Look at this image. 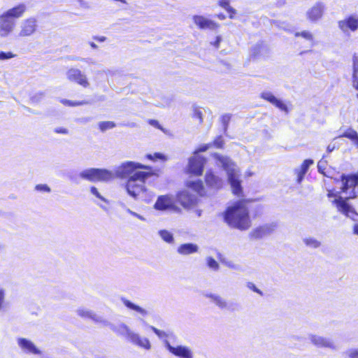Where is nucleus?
I'll use <instances>...</instances> for the list:
<instances>
[{
  "label": "nucleus",
  "mask_w": 358,
  "mask_h": 358,
  "mask_svg": "<svg viewBox=\"0 0 358 358\" xmlns=\"http://www.w3.org/2000/svg\"><path fill=\"white\" fill-rule=\"evenodd\" d=\"M116 174L120 178H127L125 188L131 197L136 200L148 201L145 181L148 178L157 176L151 166L129 161L122 163L117 168Z\"/></svg>",
  "instance_id": "obj_1"
},
{
  "label": "nucleus",
  "mask_w": 358,
  "mask_h": 358,
  "mask_svg": "<svg viewBox=\"0 0 358 358\" xmlns=\"http://www.w3.org/2000/svg\"><path fill=\"white\" fill-rule=\"evenodd\" d=\"M341 193L348 194L346 197L338 196L334 199L331 203L335 206L338 213L352 220L358 215L355 208L350 203V199H356L358 192L356 187L358 186V173L344 174L340 176Z\"/></svg>",
  "instance_id": "obj_2"
},
{
  "label": "nucleus",
  "mask_w": 358,
  "mask_h": 358,
  "mask_svg": "<svg viewBox=\"0 0 358 358\" xmlns=\"http://www.w3.org/2000/svg\"><path fill=\"white\" fill-rule=\"evenodd\" d=\"M250 199H241L228 206L223 213V220L231 228L245 231L252 225L248 203Z\"/></svg>",
  "instance_id": "obj_3"
},
{
  "label": "nucleus",
  "mask_w": 358,
  "mask_h": 358,
  "mask_svg": "<svg viewBox=\"0 0 358 358\" xmlns=\"http://www.w3.org/2000/svg\"><path fill=\"white\" fill-rule=\"evenodd\" d=\"M25 11V5L21 3L1 14L0 15V36L4 37L10 34L15 26V20L22 17Z\"/></svg>",
  "instance_id": "obj_4"
},
{
  "label": "nucleus",
  "mask_w": 358,
  "mask_h": 358,
  "mask_svg": "<svg viewBox=\"0 0 358 358\" xmlns=\"http://www.w3.org/2000/svg\"><path fill=\"white\" fill-rule=\"evenodd\" d=\"M81 177L90 182H108L114 178L111 171L101 169H90L83 171Z\"/></svg>",
  "instance_id": "obj_5"
},
{
  "label": "nucleus",
  "mask_w": 358,
  "mask_h": 358,
  "mask_svg": "<svg viewBox=\"0 0 358 358\" xmlns=\"http://www.w3.org/2000/svg\"><path fill=\"white\" fill-rule=\"evenodd\" d=\"M338 27L344 34L355 32L358 30V16L349 15L343 20L338 21Z\"/></svg>",
  "instance_id": "obj_6"
},
{
  "label": "nucleus",
  "mask_w": 358,
  "mask_h": 358,
  "mask_svg": "<svg viewBox=\"0 0 358 358\" xmlns=\"http://www.w3.org/2000/svg\"><path fill=\"white\" fill-rule=\"evenodd\" d=\"M177 201L185 208H191L197 204L199 199L187 190H182L176 194Z\"/></svg>",
  "instance_id": "obj_7"
},
{
  "label": "nucleus",
  "mask_w": 358,
  "mask_h": 358,
  "mask_svg": "<svg viewBox=\"0 0 358 358\" xmlns=\"http://www.w3.org/2000/svg\"><path fill=\"white\" fill-rule=\"evenodd\" d=\"M122 328L125 330L124 336L134 344L145 349L150 350L151 348L149 340L146 338H141L138 334L132 332L127 326L123 325Z\"/></svg>",
  "instance_id": "obj_8"
},
{
  "label": "nucleus",
  "mask_w": 358,
  "mask_h": 358,
  "mask_svg": "<svg viewBox=\"0 0 358 358\" xmlns=\"http://www.w3.org/2000/svg\"><path fill=\"white\" fill-rule=\"evenodd\" d=\"M205 159L199 157H192L189 159L187 173L195 176H201L204 169Z\"/></svg>",
  "instance_id": "obj_9"
},
{
  "label": "nucleus",
  "mask_w": 358,
  "mask_h": 358,
  "mask_svg": "<svg viewBox=\"0 0 358 358\" xmlns=\"http://www.w3.org/2000/svg\"><path fill=\"white\" fill-rule=\"evenodd\" d=\"M67 78L69 80L76 83L80 86L87 88L90 86V83L80 70L77 69H71L67 71Z\"/></svg>",
  "instance_id": "obj_10"
},
{
  "label": "nucleus",
  "mask_w": 358,
  "mask_h": 358,
  "mask_svg": "<svg viewBox=\"0 0 358 358\" xmlns=\"http://www.w3.org/2000/svg\"><path fill=\"white\" fill-rule=\"evenodd\" d=\"M37 20L34 17H29L24 20L21 25L19 36L27 37L36 32L37 30Z\"/></svg>",
  "instance_id": "obj_11"
},
{
  "label": "nucleus",
  "mask_w": 358,
  "mask_h": 358,
  "mask_svg": "<svg viewBox=\"0 0 358 358\" xmlns=\"http://www.w3.org/2000/svg\"><path fill=\"white\" fill-rule=\"evenodd\" d=\"M194 22L200 29L215 30L220 27V24L210 19L201 15H195L193 17Z\"/></svg>",
  "instance_id": "obj_12"
},
{
  "label": "nucleus",
  "mask_w": 358,
  "mask_h": 358,
  "mask_svg": "<svg viewBox=\"0 0 358 358\" xmlns=\"http://www.w3.org/2000/svg\"><path fill=\"white\" fill-rule=\"evenodd\" d=\"M324 12V5L322 2H317L313 5L306 13L307 18L313 22L320 20Z\"/></svg>",
  "instance_id": "obj_13"
},
{
  "label": "nucleus",
  "mask_w": 358,
  "mask_h": 358,
  "mask_svg": "<svg viewBox=\"0 0 358 358\" xmlns=\"http://www.w3.org/2000/svg\"><path fill=\"white\" fill-rule=\"evenodd\" d=\"M260 98L269 102L280 110L288 113L289 109L287 106L281 100L277 99L272 93L268 92H264L261 93Z\"/></svg>",
  "instance_id": "obj_14"
},
{
  "label": "nucleus",
  "mask_w": 358,
  "mask_h": 358,
  "mask_svg": "<svg viewBox=\"0 0 358 358\" xmlns=\"http://www.w3.org/2000/svg\"><path fill=\"white\" fill-rule=\"evenodd\" d=\"M185 185L187 189L194 192L197 198L206 196L205 187L201 180L187 181Z\"/></svg>",
  "instance_id": "obj_15"
},
{
  "label": "nucleus",
  "mask_w": 358,
  "mask_h": 358,
  "mask_svg": "<svg viewBox=\"0 0 358 358\" xmlns=\"http://www.w3.org/2000/svg\"><path fill=\"white\" fill-rule=\"evenodd\" d=\"M166 347L170 352L179 358H192V353L187 347L182 345L173 347L169 343H167Z\"/></svg>",
  "instance_id": "obj_16"
},
{
  "label": "nucleus",
  "mask_w": 358,
  "mask_h": 358,
  "mask_svg": "<svg viewBox=\"0 0 358 358\" xmlns=\"http://www.w3.org/2000/svg\"><path fill=\"white\" fill-rule=\"evenodd\" d=\"M173 206V201L171 196L169 195H161L157 198L154 207L156 210H165L171 208Z\"/></svg>",
  "instance_id": "obj_17"
},
{
  "label": "nucleus",
  "mask_w": 358,
  "mask_h": 358,
  "mask_svg": "<svg viewBox=\"0 0 358 358\" xmlns=\"http://www.w3.org/2000/svg\"><path fill=\"white\" fill-rule=\"evenodd\" d=\"M314 162L311 159H305L301 164L299 169L294 170V173L296 176V182L301 183L303 180L305 175L308 171L310 166L313 164Z\"/></svg>",
  "instance_id": "obj_18"
},
{
  "label": "nucleus",
  "mask_w": 358,
  "mask_h": 358,
  "mask_svg": "<svg viewBox=\"0 0 358 358\" xmlns=\"http://www.w3.org/2000/svg\"><path fill=\"white\" fill-rule=\"evenodd\" d=\"M205 182L210 188L219 189L222 187V180L212 171H207L205 175Z\"/></svg>",
  "instance_id": "obj_19"
},
{
  "label": "nucleus",
  "mask_w": 358,
  "mask_h": 358,
  "mask_svg": "<svg viewBox=\"0 0 358 358\" xmlns=\"http://www.w3.org/2000/svg\"><path fill=\"white\" fill-rule=\"evenodd\" d=\"M17 344L21 349L27 353H31L34 355H39L41 353L40 350L31 341L24 338H18Z\"/></svg>",
  "instance_id": "obj_20"
},
{
  "label": "nucleus",
  "mask_w": 358,
  "mask_h": 358,
  "mask_svg": "<svg viewBox=\"0 0 358 358\" xmlns=\"http://www.w3.org/2000/svg\"><path fill=\"white\" fill-rule=\"evenodd\" d=\"M229 182L232 193L237 196H241L243 195V188L239 178L234 173H231L229 176Z\"/></svg>",
  "instance_id": "obj_21"
},
{
  "label": "nucleus",
  "mask_w": 358,
  "mask_h": 358,
  "mask_svg": "<svg viewBox=\"0 0 358 358\" xmlns=\"http://www.w3.org/2000/svg\"><path fill=\"white\" fill-rule=\"evenodd\" d=\"M177 251L182 255H187L196 252L198 251V246L193 243H185L180 245L178 248Z\"/></svg>",
  "instance_id": "obj_22"
},
{
  "label": "nucleus",
  "mask_w": 358,
  "mask_h": 358,
  "mask_svg": "<svg viewBox=\"0 0 358 358\" xmlns=\"http://www.w3.org/2000/svg\"><path fill=\"white\" fill-rule=\"evenodd\" d=\"M341 136L351 140L358 147V134L355 130L348 129Z\"/></svg>",
  "instance_id": "obj_23"
},
{
  "label": "nucleus",
  "mask_w": 358,
  "mask_h": 358,
  "mask_svg": "<svg viewBox=\"0 0 358 358\" xmlns=\"http://www.w3.org/2000/svg\"><path fill=\"white\" fill-rule=\"evenodd\" d=\"M123 303L128 308L134 310L136 312H138L143 315H147V313H148L145 310L143 309L142 308H141L140 306H138L137 305H135L134 303H133L132 302H131L130 301H129L127 299H124Z\"/></svg>",
  "instance_id": "obj_24"
},
{
  "label": "nucleus",
  "mask_w": 358,
  "mask_h": 358,
  "mask_svg": "<svg viewBox=\"0 0 358 358\" xmlns=\"http://www.w3.org/2000/svg\"><path fill=\"white\" fill-rule=\"evenodd\" d=\"M267 231L264 227H260L252 230L250 234V237L255 239L262 238Z\"/></svg>",
  "instance_id": "obj_25"
},
{
  "label": "nucleus",
  "mask_w": 358,
  "mask_h": 358,
  "mask_svg": "<svg viewBox=\"0 0 358 358\" xmlns=\"http://www.w3.org/2000/svg\"><path fill=\"white\" fill-rule=\"evenodd\" d=\"M206 296L207 297L210 298L220 308H224L227 307V302L220 296L213 294H207Z\"/></svg>",
  "instance_id": "obj_26"
},
{
  "label": "nucleus",
  "mask_w": 358,
  "mask_h": 358,
  "mask_svg": "<svg viewBox=\"0 0 358 358\" xmlns=\"http://www.w3.org/2000/svg\"><path fill=\"white\" fill-rule=\"evenodd\" d=\"M294 36L296 38L302 37L304 39H306V41H308L310 42H313L314 41L313 34L308 31H302L300 32H296V33H294Z\"/></svg>",
  "instance_id": "obj_27"
},
{
  "label": "nucleus",
  "mask_w": 358,
  "mask_h": 358,
  "mask_svg": "<svg viewBox=\"0 0 358 358\" xmlns=\"http://www.w3.org/2000/svg\"><path fill=\"white\" fill-rule=\"evenodd\" d=\"M60 102L65 106L69 107H76L83 106L87 103L86 101H73L68 99H62Z\"/></svg>",
  "instance_id": "obj_28"
},
{
  "label": "nucleus",
  "mask_w": 358,
  "mask_h": 358,
  "mask_svg": "<svg viewBox=\"0 0 358 358\" xmlns=\"http://www.w3.org/2000/svg\"><path fill=\"white\" fill-rule=\"evenodd\" d=\"M212 147H215V148L222 149L224 146V140L222 136L219 135L216 136L212 143Z\"/></svg>",
  "instance_id": "obj_29"
},
{
  "label": "nucleus",
  "mask_w": 358,
  "mask_h": 358,
  "mask_svg": "<svg viewBox=\"0 0 358 358\" xmlns=\"http://www.w3.org/2000/svg\"><path fill=\"white\" fill-rule=\"evenodd\" d=\"M161 238L166 243H172L173 242V236L171 232L167 230H161L159 231Z\"/></svg>",
  "instance_id": "obj_30"
},
{
  "label": "nucleus",
  "mask_w": 358,
  "mask_h": 358,
  "mask_svg": "<svg viewBox=\"0 0 358 358\" xmlns=\"http://www.w3.org/2000/svg\"><path fill=\"white\" fill-rule=\"evenodd\" d=\"M115 127V122L112 121H103L101 122L99 124V128L101 131H105L108 129H113Z\"/></svg>",
  "instance_id": "obj_31"
},
{
  "label": "nucleus",
  "mask_w": 358,
  "mask_h": 358,
  "mask_svg": "<svg viewBox=\"0 0 358 358\" xmlns=\"http://www.w3.org/2000/svg\"><path fill=\"white\" fill-rule=\"evenodd\" d=\"M145 157L150 160L152 161H156L157 159L165 161L166 159V157L165 155H164L162 153L159 152H155V154H148Z\"/></svg>",
  "instance_id": "obj_32"
},
{
  "label": "nucleus",
  "mask_w": 358,
  "mask_h": 358,
  "mask_svg": "<svg viewBox=\"0 0 358 358\" xmlns=\"http://www.w3.org/2000/svg\"><path fill=\"white\" fill-rule=\"evenodd\" d=\"M207 264L210 268L215 271H217L219 268V264L214 258L211 257L207 258Z\"/></svg>",
  "instance_id": "obj_33"
},
{
  "label": "nucleus",
  "mask_w": 358,
  "mask_h": 358,
  "mask_svg": "<svg viewBox=\"0 0 358 358\" xmlns=\"http://www.w3.org/2000/svg\"><path fill=\"white\" fill-rule=\"evenodd\" d=\"M192 117L195 119H197L199 124L203 122V114L198 108H194Z\"/></svg>",
  "instance_id": "obj_34"
},
{
  "label": "nucleus",
  "mask_w": 358,
  "mask_h": 358,
  "mask_svg": "<svg viewBox=\"0 0 358 358\" xmlns=\"http://www.w3.org/2000/svg\"><path fill=\"white\" fill-rule=\"evenodd\" d=\"M152 331L160 338H165L169 336L168 334L164 331L159 330L156 327H151Z\"/></svg>",
  "instance_id": "obj_35"
},
{
  "label": "nucleus",
  "mask_w": 358,
  "mask_h": 358,
  "mask_svg": "<svg viewBox=\"0 0 358 358\" xmlns=\"http://www.w3.org/2000/svg\"><path fill=\"white\" fill-rule=\"evenodd\" d=\"M16 56L11 52H0V60L9 59Z\"/></svg>",
  "instance_id": "obj_36"
},
{
  "label": "nucleus",
  "mask_w": 358,
  "mask_h": 358,
  "mask_svg": "<svg viewBox=\"0 0 358 358\" xmlns=\"http://www.w3.org/2000/svg\"><path fill=\"white\" fill-rule=\"evenodd\" d=\"M224 9L226 10V11L229 14V17L230 19H234L236 15V10L235 8H234L233 7H231L230 5L229 6H227L226 7H222Z\"/></svg>",
  "instance_id": "obj_37"
},
{
  "label": "nucleus",
  "mask_w": 358,
  "mask_h": 358,
  "mask_svg": "<svg viewBox=\"0 0 358 358\" xmlns=\"http://www.w3.org/2000/svg\"><path fill=\"white\" fill-rule=\"evenodd\" d=\"M210 148H212V144L210 143L200 145L197 148V149H196V152H206L208 149H210Z\"/></svg>",
  "instance_id": "obj_38"
},
{
  "label": "nucleus",
  "mask_w": 358,
  "mask_h": 358,
  "mask_svg": "<svg viewBox=\"0 0 358 358\" xmlns=\"http://www.w3.org/2000/svg\"><path fill=\"white\" fill-rule=\"evenodd\" d=\"M262 49V45L259 44L255 45L252 49V55L254 57L258 56L259 55L261 54Z\"/></svg>",
  "instance_id": "obj_39"
},
{
  "label": "nucleus",
  "mask_w": 358,
  "mask_h": 358,
  "mask_svg": "<svg viewBox=\"0 0 358 358\" xmlns=\"http://www.w3.org/2000/svg\"><path fill=\"white\" fill-rule=\"evenodd\" d=\"M35 189L40 192H50V187L47 185H45V184L37 185L36 186Z\"/></svg>",
  "instance_id": "obj_40"
},
{
  "label": "nucleus",
  "mask_w": 358,
  "mask_h": 358,
  "mask_svg": "<svg viewBox=\"0 0 358 358\" xmlns=\"http://www.w3.org/2000/svg\"><path fill=\"white\" fill-rule=\"evenodd\" d=\"M305 242L307 245H310L313 248H317L320 245V242L314 239H306Z\"/></svg>",
  "instance_id": "obj_41"
},
{
  "label": "nucleus",
  "mask_w": 358,
  "mask_h": 358,
  "mask_svg": "<svg viewBox=\"0 0 358 358\" xmlns=\"http://www.w3.org/2000/svg\"><path fill=\"white\" fill-rule=\"evenodd\" d=\"M222 41V37L220 36H216L214 41L210 43V45L213 46L215 49H218L220 45V43Z\"/></svg>",
  "instance_id": "obj_42"
},
{
  "label": "nucleus",
  "mask_w": 358,
  "mask_h": 358,
  "mask_svg": "<svg viewBox=\"0 0 358 358\" xmlns=\"http://www.w3.org/2000/svg\"><path fill=\"white\" fill-rule=\"evenodd\" d=\"M352 85L358 91V72L352 73Z\"/></svg>",
  "instance_id": "obj_43"
},
{
  "label": "nucleus",
  "mask_w": 358,
  "mask_h": 358,
  "mask_svg": "<svg viewBox=\"0 0 358 358\" xmlns=\"http://www.w3.org/2000/svg\"><path fill=\"white\" fill-rule=\"evenodd\" d=\"M230 119H231V115H224L222 117V123L224 124V127H225V129H227V126H228V124L230 121Z\"/></svg>",
  "instance_id": "obj_44"
},
{
  "label": "nucleus",
  "mask_w": 358,
  "mask_h": 358,
  "mask_svg": "<svg viewBox=\"0 0 358 358\" xmlns=\"http://www.w3.org/2000/svg\"><path fill=\"white\" fill-rule=\"evenodd\" d=\"M327 196L329 199L334 197V199H337L338 196H341L338 193L334 192V189H329Z\"/></svg>",
  "instance_id": "obj_45"
},
{
  "label": "nucleus",
  "mask_w": 358,
  "mask_h": 358,
  "mask_svg": "<svg viewBox=\"0 0 358 358\" xmlns=\"http://www.w3.org/2000/svg\"><path fill=\"white\" fill-rule=\"evenodd\" d=\"M248 286L253 292H255L260 295H263L262 292L260 289H259L254 284L249 283Z\"/></svg>",
  "instance_id": "obj_46"
},
{
  "label": "nucleus",
  "mask_w": 358,
  "mask_h": 358,
  "mask_svg": "<svg viewBox=\"0 0 358 358\" xmlns=\"http://www.w3.org/2000/svg\"><path fill=\"white\" fill-rule=\"evenodd\" d=\"M148 124L157 128V129H162V127L160 126L159 122L156 120H149L148 121Z\"/></svg>",
  "instance_id": "obj_47"
},
{
  "label": "nucleus",
  "mask_w": 358,
  "mask_h": 358,
  "mask_svg": "<svg viewBox=\"0 0 358 358\" xmlns=\"http://www.w3.org/2000/svg\"><path fill=\"white\" fill-rule=\"evenodd\" d=\"M231 0H219L217 4L219 6L226 7L227 6H229Z\"/></svg>",
  "instance_id": "obj_48"
},
{
  "label": "nucleus",
  "mask_w": 358,
  "mask_h": 358,
  "mask_svg": "<svg viewBox=\"0 0 358 358\" xmlns=\"http://www.w3.org/2000/svg\"><path fill=\"white\" fill-rule=\"evenodd\" d=\"M358 72V59L357 57H353V73Z\"/></svg>",
  "instance_id": "obj_49"
},
{
  "label": "nucleus",
  "mask_w": 358,
  "mask_h": 358,
  "mask_svg": "<svg viewBox=\"0 0 358 358\" xmlns=\"http://www.w3.org/2000/svg\"><path fill=\"white\" fill-rule=\"evenodd\" d=\"M90 191L96 197L102 199L101 196L100 195L99 191L95 187H92L90 188Z\"/></svg>",
  "instance_id": "obj_50"
},
{
  "label": "nucleus",
  "mask_w": 358,
  "mask_h": 358,
  "mask_svg": "<svg viewBox=\"0 0 358 358\" xmlns=\"http://www.w3.org/2000/svg\"><path fill=\"white\" fill-rule=\"evenodd\" d=\"M55 131L57 134H66L68 133V130L66 128L59 127L55 129Z\"/></svg>",
  "instance_id": "obj_51"
},
{
  "label": "nucleus",
  "mask_w": 358,
  "mask_h": 358,
  "mask_svg": "<svg viewBox=\"0 0 358 358\" xmlns=\"http://www.w3.org/2000/svg\"><path fill=\"white\" fill-rule=\"evenodd\" d=\"M350 358H358V350H353L349 353Z\"/></svg>",
  "instance_id": "obj_52"
},
{
  "label": "nucleus",
  "mask_w": 358,
  "mask_h": 358,
  "mask_svg": "<svg viewBox=\"0 0 358 358\" xmlns=\"http://www.w3.org/2000/svg\"><path fill=\"white\" fill-rule=\"evenodd\" d=\"M3 299H4V292L2 289H0V309L3 306Z\"/></svg>",
  "instance_id": "obj_53"
},
{
  "label": "nucleus",
  "mask_w": 358,
  "mask_h": 358,
  "mask_svg": "<svg viewBox=\"0 0 358 358\" xmlns=\"http://www.w3.org/2000/svg\"><path fill=\"white\" fill-rule=\"evenodd\" d=\"M93 38L98 42H103L106 39L105 36H94Z\"/></svg>",
  "instance_id": "obj_54"
},
{
  "label": "nucleus",
  "mask_w": 358,
  "mask_h": 358,
  "mask_svg": "<svg viewBox=\"0 0 358 358\" xmlns=\"http://www.w3.org/2000/svg\"><path fill=\"white\" fill-rule=\"evenodd\" d=\"M216 16L220 20H224L226 19V15L224 13H219Z\"/></svg>",
  "instance_id": "obj_55"
},
{
  "label": "nucleus",
  "mask_w": 358,
  "mask_h": 358,
  "mask_svg": "<svg viewBox=\"0 0 358 358\" xmlns=\"http://www.w3.org/2000/svg\"><path fill=\"white\" fill-rule=\"evenodd\" d=\"M353 233L358 236V224L353 226Z\"/></svg>",
  "instance_id": "obj_56"
},
{
  "label": "nucleus",
  "mask_w": 358,
  "mask_h": 358,
  "mask_svg": "<svg viewBox=\"0 0 358 358\" xmlns=\"http://www.w3.org/2000/svg\"><path fill=\"white\" fill-rule=\"evenodd\" d=\"M213 157H214L215 159H218V160H220V161H222V158H223L221 155H218V154H214V155H213Z\"/></svg>",
  "instance_id": "obj_57"
},
{
  "label": "nucleus",
  "mask_w": 358,
  "mask_h": 358,
  "mask_svg": "<svg viewBox=\"0 0 358 358\" xmlns=\"http://www.w3.org/2000/svg\"><path fill=\"white\" fill-rule=\"evenodd\" d=\"M90 45L93 49H96L98 48V46L94 42H90Z\"/></svg>",
  "instance_id": "obj_58"
},
{
  "label": "nucleus",
  "mask_w": 358,
  "mask_h": 358,
  "mask_svg": "<svg viewBox=\"0 0 358 358\" xmlns=\"http://www.w3.org/2000/svg\"><path fill=\"white\" fill-rule=\"evenodd\" d=\"M80 5H85L84 0H76Z\"/></svg>",
  "instance_id": "obj_59"
},
{
  "label": "nucleus",
  "mask_w": 358,
  "mask_h": 358,
  "mask_svg": "<svg viewBox=\"0 0 358 358\" xmlns=\"http://www.w3.org/2000/svg\"><path fill=\"white\" fill-rule=\"evenodd\" d=\"M319 171L322 173L324 176L329 177L323 171H320V169L319 168Z\"/></svg>",
  "instance_id": "obj_60"
},
{
  "label": "nucleus",
  "mask_w": 358,
  "mask_h": 358,
  "mask_svg": "<svg viewBox=\"0 0 358 358\" xmlns=\"http://www.w3.org/2000/svg\"><path fill=\"white\" fill-rule=\"evenodd\" d=\"M357 96H358V94H357Z\"/></svg>",
  "instance_id": "obj_61"
},
{
  "label": "nucleus",
  "mask_w": 358,
  "mask_h": 358,
  "mask_svg": "<svg viewBox=\"0 0 358 358\" xmlns=\"http://www.w3.org/2000/svg\"><path fill=\"white\" fill-rule=\"evenodd\" d=\"M357 173H358V171H357Z\"/></svg>",
  "instance_id": "obj_62"
}]
</instances>
